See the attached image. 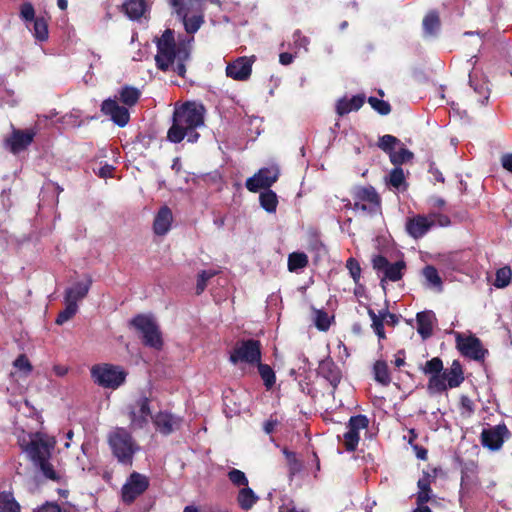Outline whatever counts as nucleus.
I'll list each match as a JSON object with an SVG mask.
<instances>
[{
	"instance_id": "obj_1",
	"label": "nucleus",
	"mask_w": 512,
	"mask_h": 512,
	"mask_svg": "<svg viewBox=\"0 0 512 512\" xmlns=\"http://www.w3.org/2000/svg\"><path fill=\"white\" fill-rule=\"evenodd\" d=\"M193 40V36H179L176 40L174 30L166 29L160 37L155 39L156 67L162 72L171 71L184 78L186 64L191 59Z\"/></svg>"
},
{
	"instance_id": "obj_2",
	"label": "nucleus",
	"mask_w": 512,
	"mask_h": 512,
	"mask_svg": "<svg viewBox=\"0 0 512 512\" xmlns=\"http://www.w3.org/2000/svg\"><path fill=\"white\" fill-rule=\"evenodd\" d=\"M204 113V106L194 102H186L175 107L167 139L172 143H180L187 136L188 142L195 143L200 136L196 128L204 124Z\"/></svg>"
},
{
	"instance_id": "obj_3",
	"label": "nucleus",
	"mask_w": 512,
	"mask_h": 512,
	"mask_svg": "<svg viewBox=\"0 0 512 512\" xmlns=\"http://www.w3.org/2000/svg\"><path fill=\"white\" fill-rule=\"evenodd\" d=\"M107 444L118 463L132 466L134 456L140 446L130 431L124 427H115L107 434Z\"/></svg>"
},
{
	"instance_id": "obj_4",
	"label": "nucleus",
	"mask_w": 512,
	"mask_h": 512,
	"mask_svg": "<svg viewBox=\"0 0 512 512\" xmlns=\"http://www.w3.org/2000/svg\"><path fill=\"white\" fill-rule=\"evenodd\" d=\"M93 382L105 389L115 390L123 385L128 375L127 371L110 363L95 364L90 369Z\"/></svg>"
},
{
	"instance_id": "obj_5",
	"label": "nucleus",
	"mask_w": 512,
	"mask_h": 512,
	"mask_svg": "<svg viewBox=\"0 0 512 512\" xmlns=\"http://www.w3.org/2000/svg\"><path fill=\"white\" fill-rule=\"evenodd\" d=\"M351 195L353 203L348 200L345 208L361 210L369 215H374L381 210V197L373 186H356L352 189Z\"/></svg>"
},
{
	"instance_id": "obj_6",
	"label": "nucleus",
	"mask_w": 512,
	"mask_h": 512,
	"mask_svg": "<svg viewBox=\"0 0 512 512\" xmlns=\"http://www.w3.org/2000/svg\"><path fill=\"white\" fill-rule=\"evenodd\" d=\"M465 380L463 367L459 360H454L441 376L430 377L427 388L430 393H443L447 389L459 387Z\"/></svg>"
},
{
	"instance_id": "obj_7",
	"label": "nucleus",
	"mask_w": 512,
	"mask_h": 512,
	"mask_svg": "<svg viewBox=\"0 0 512 512\" xmlns=\"http://www.w3.org/2000/svg\"><path fill=\"white\" fill-rule=\"evenodd\" d=\"M131 325L142 334V342L145 346L161 350L163 339L156 322L147 315L138 314L131 320Z\"/></svg>"
},
{
	"instance_id": "obj_8",
	"label": "nucleus",
	"mask_w": 512,
	"mask_h": 512,
	"mask_svg": "<svg viewBox=\"0 0 512 512\" xmlns=\"http://www.w3.org/2000/svg\"><path fill=\"white\" fill-rule=\"evenodd\" d=\"M261 343L256 339H246L237 341L232 352L230 353L229 360L232 364L239 362L255 365L261 360Z\"/></svg>"
},
{
	"instance_id": "obj_9",
	"label": "nucleus",
	"mask_w": 512,
	"mask_h": 512,
	"mask_svg": "<svg viewBox=\"0 0 512 512\" xmlns=\"http://www.w3.org/2000/svg\"><path fill=\"white\" fill-rule=\"evenodd\" d=\"M512 437V433L505 423L484 428L480 434V442L484 448L490 451H499L503 443Z\"/></svg>"
},
{
	"instance_id": "obj_10",
	"label": "nucleus",
	"mask_w": 512,
	"mask_h": 512,
	"mask_svg": "<svg viewBox=\"0 0 512 512\" xmlns=\"http://www.w3.org/2000/svg\"><path fill=\"white\" fill-rule=\"evenodd\" d=\"M149 397L142 395L134 404L128 407L130 428L133 430L143 429L147 426L149 418H152Z\"/></svg>"
},
{
	"instance_id": "obj_11",
	"label": "nucleus",
	"mask_w": 512,
	"mask_h": 512,
	"mask_svg": "<svg viewBox=\"0 0 512 512\" xmlns=\"http://www.w3.org/2000/svg\"><path fill=\"white\" fill-rule=\"evenodd\" d=\"M149 488V479L147 476L132 472L126 483L122 486L121 497L125 504H132L140 495Z\"/></svg>"
},
{
	"instance_id": "obj_12",
	"label": "nucleus",
	"mask_w": 512,
	"mask_h": 512,
	"mask_svg": "<svg viewBox=\"0 0 512 512\" xmlns=\"http://www.w3.org/2000/svg\"><path fill=\"white\" fill-rule=\"evenodd\" d=\"M369 426V419L366 415L358 414L351 416L347 423V432L343 435V445L348 452H354L359 444L360 430L367 429Z\"/></svg>"
},
{
	"instance_id": "obj_13",
	"label": "nucleus",
	"mask_w": 512,
	"mask_h": 512,
	"mask_svg": "<svg viewBox=\"0 0 512 512\" xmlns=\"http://www.w3.org/2000/svg\"><path fill=\"white\" fill-rule=\"evenodd\" d=\"M456 348L461 355L476 361L484 360L488 353L487 349L483 348L481 340L475 335L464 336L457 333Z\"/></svg>"
},
{
	"instance_id": "obj_14",
	"label": "nucleus",
	"mask_w": 512,
	"mask_h": 512,
	"mask_svg": "<svg viewBox=\"0 0 512 512\" xmlns=\"http://www.w3.org/2000/svg\"><path fill=\"white\" fill-rule=\"evenodd\" d=\"M280 170L277 166L264 167L258 170L252 177L246 180L245 186L250 192H258L260 189H270L278 180Z\"/></svg>"
},
{
	"instance_id": "obj_15",
	"label": "nucleus",
	"mask_w": 512,
	"mask_h": 512,
	"mask_svg": "<svg viewBox=\"0 0 512 512\" xmlns=\"http://www.w3.org/2000/svg\"><path fill=\"white\" fill-rule=\"evenodd\" d=\"M373 268L384 273V278L397 282L403 277V270L406 268L404 261L400 260L390 263L385 256L377 255L372 260Z\"/></svg>"
},
{
	"instance_id": "obj_16",
	"label": "nucleus",
	"mask_w": 512,
	"mask_h": 512,
	"mask_svg": "<svg viewBox=\"0 0 512 512\" xmlns=\"http://www.w3.org/2000/svg\"><path fill=\"white\" fill-rule=\"evenodd\" d=\"M54 442H50L43 438L32 439L26 444L24 451L29 456L34 465L51 458L54 449Z\"/></svg>"
},
{
	"instance_id": "obj_17",
	"label": "nucleus",
	"mask_w": 512,
	"mask_h": 512,
	"mask_svg": "<svg viewBox=\"0 0 512 512\" xmlns=\"http://www.w3.org/2000/svg\"><path fill=\"white\" fill-rule=\"evenodd\" d=\"M253 62L254 56L238 57L236 60L227 65L226 75L233 80L246 81L251 76Z\"/></svg>"
},
{
	"instance_id": "obj_18",
	"label": "nucleus",
	"mask_w": 512,
	"mask_h": 512,
	"mask_svg": "<svg viewBox=\"0 0 512 512\" xmlns=\"http://www.w3.org/2000/svg\"><path fill=\"white\" fill-rule=\"evenodd\" d=\"M36 131L33 129H14L11 136L5 139V145L16 154L25 150L34 140Z\"/></svg>"
},
{
	"instance_id": "obj_19",
	"label": "nucleus",
	"mask_w": 512,
	"mask_h": 512,
	"mask_svg": "<svg viewBox=\"0 0 512 512\" xmlns=\"http://www.w3.org/2000/svg\"><path fill=\"white\" fill-rule=\"evenodd\" d=\"M101 112L110 116L111 120L119 127H124L130 120V114L126 107L120 106L114 99H106L101 104Z\"/></svg>"
},
{
	"instance_id": "obj_20",
	"label": "nucleus",
	"mask_w": 512,
	"mask_h": 512,
	"mask_svg": "<svg viewBox=\"0 0 512 512\" xmlns=\"http://www.w3.org/2000/svg\"><path fill=\"white\" fill-rule=\"evenodd\" d=\"M317 372L330 383L333 391L337 389L342 379V372L330 356L319 362Z\"/></svg>"
},
{
	"instance_id": "obj_21",
	"label": "nucleus",
	"mask_w": 512,
	"mask_h": 512,
	"mask_svg": "<svg viewBox=\"0 0 512 512\" xmlns=\"http://www.w3.org/2000/svg\"><path fill=\"white\" fill-rule=\"evenodd\" d=\"M434 220H429L425 215H416L406 221V231L414 239L422 238L433 226Z\"/></svg>"
},
{
	"instance_id": "obj_22",
	"label": "nucleus",
	"mask_w": 512,
	"mask_h": 512,
	"mask_svg": "<svg viewBox=\"0 0 512 512\" xmlns=\"http://www.w3.org/2000/svg\"><path fill=\"white\" fill-rule=\"evenodd\" d=\"M436 322L435 313L431 310L421 311L416 314L417 332L423 340L433 335Z\"/></svg>"
},
{
	"instance_id": "obj_23",
	"label": "nucleus",
	"mask_w": 512,
	"mask_h": 512,
	"mask_svg": "<svg viewBox=\"0 0 512 512\" xmlns=\"http://www.w3.org/2000/svg\"><path fill=\"white\" fill-rule=\"evenodd\" d=\"M173 222V215L171 209L164 205L156 213L153 221V231L158 236H163L168 233Z\"/></svg>"
},
{
	"instance_id": "obj_24",
	"label": "nucleus",
	"mask_w": 512,
	"mask_h": 512,
	"mask_svg": "<svg viewBox=\"0 0 512 512\" xmlns=\"http://www.w3.org/2000/svg\"><path fill=\"white\" fill-rule=\"evenodd\" d=\"M91 285L92 279L90 276L87 277L86 281L76 282L72 287H69L65 290L64 300H68L77 304L78 301L84 299L87 296Z\"/></svg>"
},
{
	"instance_id": "obj_25",
	"label": "nucleus",
	"mask_w": 512,
	"mask_h": 512,
	"mask_svg": "<svg viewBox=\"0 0 512 512\" xmlns=\"http://www.w3.org/2000/svg\"><path fill=\"white\" fill-rule=\"evenodd\" d=\"M365 95L358 94L351 99L346 97L340 98L336 103V113L339 116H344L351 111H358L365 103Z\"/></svg>"
},
{
	"instance_id": "obj_26",
	"label": "nucleus",
	"mask_w": 512,
	"mask_h": 512,
	"mask_svg": "<svg viewBox=\"0 0 512 512\" xmlns=\"http://www.w3.org/2000/svg\"><path fill=\"white\" fill-rule=\"evenodd\" d=\"M156 429L163 435H169L174 431L177 419L168 412H159L153 418Z\"/></svg>"
},
{
	"instance_id": "obj_27",
	"label": "nucleus",
	"mask_w": 512,
	"mask_h": 512,
	"mask_svg": "<svg viewBox=\"0 0 512 512\" xmlns=\"http://www.w3.org/2000/svg\"><path fill=\"white\" fill-rule=\"evenodd\" d=\"M123 12L131 20H138L148 10V5L145 0H126L122 5Z\"/></svg>"
},
{
	"instance_id": "obj_28",
	"label": "nucleus",
	"mask_w": 512,
	"mask_h": 512,
	"mask_svg": "<svg viewBox=\"0 0 512 512\" xmlns=\"http://www.w3.org/2000/svg\"><path fill=\"white\" fill-rule=\"evenodd\" d=\"M422 26L425 37H435L441 27L439 13L436 10L429 11L423 18Z\"/></svg>"
},
{
	"instance_id": "obj_29",
	"label": "nucleus",
	"mask_w": 512,
	"mask_h": 512,
	"mask_svg": "<svg viewBox=\"0 0 512 512\" xmlns=\"http://www.w3.org/2000/svg\"><path fill=\"white\" fill-rule=\"evenodd\" d=\"M417 487L419 491L416 495V504L426 505V503L430 501L432 497L431 476L429 473H424L423 477L418 480Z\"/></svg>"
},
{
	"instance_id": "obj_30",
	"label": "nucleus",
	"mask_w": 512,
	"mask_h": 512,
	"mask_svg": "<svg viewBox=\"0 0 512 512\" xmlns=\"http://www.w3.org/2000/svg\"><path fill=\"white\" fill-rule=\"evenodd\" d=\"M259 500V497L248 486L241 488L237 495L239 507L245 511L250 510Z\"/></svg>"
},
{
	"instance_id": "obj_31",
	"label": "nucleus",
	"mask_w": 512,
	"mask_h": 512,
	"mask_svg": "<svg viewBox=\"0 0 512 512\" xmlns=\"http://www.w3.org/2000/svg\"><path fill=\"white\" fill-rule=\"evenodd\" d=\"M26 26L32 31L37 40L45 41L48 39V23L44 17H37Z\"/></svg>"
},
{
	"instance_id": "obj_32",
	"label": "nucleus",
	"mask_w": 512,
	"mask_h": 512,
	"mask_svg": "<svg viewBox=\"0 0 512 512\" xmlns=\"http://www.w3.org/2000/svg\"><path fill=\"white\" fill-rule=\"evenodd\" d=\"M374 379L383 386H388L391 382L388 365L383 360H377L373 365Z\"/></svg>"
},
{
	"instance_id": "obj_33",
	"label": "nucleus",
	"mask_w": 512,
	"mask_h": 512,
	"mask_svg": "<svg viewBox=\"0 0 512 512\" xmlns=\"http://www.w3.org/2000/svg\"><path fill=\"white\" fill-rule=\"evenodd\" d=\"M387 183L391 187L401 191H405L408 187V184L405 180L404 171L401 167H394L389 172V175L387 177Z\"/></svg>"
},
{
	"instance_id": "obj_34",
	"label": "nucleus",
	"mask_w": 512,
	"mask_h": 512,
	"mask_svg": "<svg viewBox=\"0 0 512 512\" xmlns=\"http://www.w3.org/2000/svg\"><path fill=\"white\" fill-rule=\"evenodd\" d=\"M259 201L261 207L268 213H274L278 205V197L271 189H265L260 193Z\"/></svg>"
},
{
	"instance_id": "obj_35",
	"label": "nucleus",
	"mask_w": 512,
	"mask_h": 512,
	"mask_svg": "<svg viewBox=\"0 0 512 512\" xmlns=\"http://www.w3.org/2000/svg\"><path fill=\"white\" fill-rule=\"evenodd\" d=\"M308 256L304 252H292L288 256V270L290 272H297L308 266Z\"/></svg>"
},
{
	"instance_id": "obj_36",
	"label": "nucleus",
	"mask_w": 512,
	"mask_h": 512,
	"mask_svg": "<svg viewBox=\"0 0 512 512\" xmlns=\"http://www.w3.org/2000/svg\"><path fill=\"white\" fill-rule=\"evenodd\" d=\"M367 313L372 321L371 328L373 329L374 333L378 336L379 340L386 339V333L384 330L385 323L381 315V312L379 311V313L377 314L372 308L368 307Z\"/></svg>"
},
{
	"instance_id": "obj_37",
	"label": "nucleus",
	"mask_w": 512,
	"mask_h": 512,
	"mask_svg": "<svg viewBox=\"0 0 512 512\" xmlns=\"http://www.w3.org/2000/svg\"><path fill=\"white\" fill-rule=\"evenodd\" d=\"M0 512H20V505L12 492H0Z\"/></svg>"
},
{
	"instance_id": "obj_38",
	"label": "nucleus",
	"mask_w": 512,
	"mask_h": 512,
	"mask_svg": "<svg viewBox=\"0 0 512 512\" xmlns=\"http://www.w3.org/2000/svg\"><path fill=\"white\" fill-rule=\"evenodd\" d=\"M255 365H257L259 375L262 378L266 389H271L276 382L274 370L270 365L262 363L261 360Z\"/></svg>"
},
{
	"instance_id": "obj_39",
	"label": "nucleus",
	"mask_w": 512,
	"mask_h": 512,
	"mask_svg": "<svg viewBox=\"0 0 512 512\" xmlns=\"http://www.w3.org/2000/svg\"><path fill=\"white\" fill-rule=\"evenodd\" d=\"M414 158L413 152L405 147H401L398 151H393L389 155L390 162L395 167H400L402 164L412 161Z\"/></svg>"
},
{
	"instance_id": "obj_40",
	"label": "nucleus",
	"mask_w": 512,
	"mask_h": 512,
	"mask_svg": "<svg viewBox=\"0 0 512 512\" xmlns=\"http://www.w3.org/2000/svg\"><path fill=\"white\" fill-rule=\"evenodd\" d=\"M64 302L65 309L59 312L55 320V323L57 325H63L64 323L72 319L78 311V304H75L74 302H70L68 300H64Z\"/></svg>"
},
{
	"instance_id": "obj_41",
	"label": "nucleus",
	"mask_w": 512,
	"mask_h": 512,
	"mask_svg": "<svg viewBox=\"0 0 512 512\" xmlns=\"http://www.w3.org/2000/svg\"><path fill=\"white\" fill-rule=\"evenodd\" d=\"M119 94L120 100L127 106H134L140 98V91L132 86L123 87Z\"/></svg>"
},
{
	"instance_id": "obj_42",
	"label": "nucleus",
	"mask_w": 512,
	"mask_h": 512,
	"mask_svg": "<svg viewBox=\"0 0 512 512\" xmlns=\"http://www.w3.org/2000/svg\"><path fill=\"white\" fill-rule=\"evenodd\" d=\"M443 370V361L439 357H434L428 360L422 368L423 373L426 375H431L430 377L441 376Z\"/></svg>"
},
{
	"instance_id": "obj_43",
	"label": "nucleus",
	"mask_w": 512,
	"mask_h": 512,
	"mask_svg": "<svg viewBox=\"0 0 512 512\" xmlns=\"http://www.w3.org/2000/svg\"><path fill=\"white\" fill-rule=\"evenodd\" d=\"M512 270L510 267L505 266L496 271L494 286L497 288H505L511 283Z\"/></svg>"
},
{
	"instance_id": "obj_44",
	"label": "nucleus",
	"mask_w": 512,
	"mask_h": 512,
	"mask_svg": "<svg viewBox=\"0 0 512 512\" xmlns=\"http://www.w3.org/2000/svg\"><path fill=\"white\" fill-rule=\"evenodd\" d=\"M423 276L426 281L433 287L442 288V279L439 276L437 269L432 265H427L423 269Z\"/></svg>"
},
{
	"instance_id": "obj_45",
	"label": "nucleus",
	"mask_w": 512,
	"mask_h": 512,
	"mask_svg": "<svg viewBox=\"0 0 512 512\" xmlns=\"http://www.w3.org/2000/svg\"><path fill=\"white\" fill-rule=\"evenodd\" d=\"M398 143H400V140L397 137L386 134L379 138L377 145L382 151L390 155Z\"/></svg>"
},
{
	"instance_id": "obj_46",
	"label": "nucleus",
	"mask_w": 512,
	"mask_h": 512,
	"mask_svg": "<svg viewBox=\"0 0 512 512\" xmlns=\"http://www.w3.org/2000/svg\"><path fill=\"white\" fill-rule=\"evenodd\" d=\"M216 274V271L213 270H202L199 272L196 283L197 295H201L205 291L208 281L211 278H213Z\"/></svg>"
},
{
	"instance_id": "obj_47",
	"label": "nucleus",
	"mask_w": 512,
	"mask_h": 512,
	"mask_svg": "<svg viewBox=\"0 0 512 512\" xmlns=\"http://www.w3.org/2000/svg\"><path fill=\"white\" fill-rule=\"evenodd\" d=\"M50 459H47V460H43L39 463H37L35 466L38 467L40 469V471L42 472V474L49 480H52V481H59L60 480V476L58 475V473L55 471L53 465L50 463L49 461Z\"/></svg>"
},
{
	"instance_id": "obj_48",
	"label": "nucleus",
	"mask_w": 512,
	"mask_h": 512,
	"mask_svg": "<svg viewBox=\"0 0 512 512\" xmlns=\"http://www.w3.org/2000/svg\"><path fill=\"white\" fill-rule=\"evenodd\" d=\"M368 103L380 115H388L391 112V105L385 100L371 96L368 98Z\"/></svg>"
},
{
	"instance_id": "obj_49",
	"label": "nucleus",
	"mask_w": 512,
	"mask_h": 512,
	"mask_svg": "<svg viewBox=\"0 0 512 512\" xmlns=\"http://www.w3.org/2000/svg\"><path fill=\"white\" fill-rule=\"evenodd\" d=\"M13 366L22 372L25 376L29 375L33 366L25 354H20L13 362Z\"/></svg>"
},
{
	"instance_id": "obj_50",
	"label": "nucleus",
	"mask_w": 512,
	"mask_h": 512,
	"mask_svg": "<svg viewBox=\"0 0 512 512\" xmlns=\"http://www.w3.org/2000/svg\"><path fill=\"white\" fill-rule=\"evenodd\" d=\"M228 479L231 481V483L235 486H248V478L246 477L245 473L239 469H231L228 472Z\"/></svg>"
},
{
	"instance_id": "obj_51",
	"label": "nucleus",
	"mask_w": 512,
	"mask_h": 512,
	"mask_svg": "<svg viewBox=\"0 0 512 512\" xmlns=\"http://www.w3.org/2000/svg\"><path fill=\"white\" fill-rule=\"evenodd\" d=\"M331 322L329 315L324 310L316 311L315 326L320 331H327L330 328Z\"/></svg>"
},
{
	"instance_id": "obj_52",
	"label": "nucleus",
	"mask_w": 512,
	"mask_h": 512,
	"mask_svg": "<svg viewBox=\"0 0 512 512\" xmlns=\"http://www.w3.org/2000/svg\"><path fill=\"white\" fill-rule=\"evenodd\" d=\"M283 453L288 461L290 474L294 475L295 473L299 472L302 468V464L297 459L295 452L284 449Z\"/></svg>"
},
{
	"instance_id": "obj_53",
	"label": "nucleus",
	"mask_w": 512,
	"mask_h": 512,
	"mask_svg": "<svg viewBox=\"0 0 512 512\" xmlns=\"http://www.w3.org/2000/svg\"><path fill=\"white\" fill-rule=\"evenodd\" d=\"M346 267L349 270L353 281L357 284L361 277V267L359 262L355 258L350 257L346 261Z\"/></svg>"
},
{
	"instance_id": "obj_54",
	"label": "nucleus",
	"mask_w": 512,
	"mask_h": 512,
	"mask_svg": "<svg viewBox=\"0 0 512 512\" xmlns=\"http://www.w3.org/2000/svg\"><path fill=\"white\" fill-rule=\"evenodd\" d=\"M20 17L26 22V25L35 20V10L31 3L25 2L20 7Z\"/></svg>"
},
{
	"instance_id": "obj_55",
	"label": "nucleus",
	"mask_w": 512,
	"mask_h": 512,
	"mask_svg": "<svg viewBox=\"0 0 512 512\" xmlns=\"http://www.w3.org/2000/svg\"><path fill=\"white\" fill-rule=\"evenodd\" d=\"M293 42L296 47L304 48L305 50L308 49V45L310 44L309 38L303 35L299 29L293 33Z\"/></svg>"
},
{
	"instance_id": "obj_56",
	"label": "nucleus",
	"mask_w": 512,
	"mask_h": 512,
	"mask_svg": "<svg viewBox=\"0 0 512 512\" xmlns=\"http://www.w3.org/2000/svg\"><path fill=\"white\" fill-rule=\"evenodd\" d=\"M460 409L462 410V413L465 412L468 415L474 413L475 405L473 400L467 395H462L460 397Z\"/></svg>"
},
{
	"instance_id": "obj_57",
	"label": "nucleus",
	"mask_w": 512,
	"mask_h": 512,
	"mask_svg": "<svg viewBox=\"0 0 512 512\" xmlns=\"http://www.w3.org/2000/svg\"><path fill=\"white\" fill-rule=\"evenodd\" d=\"M384 323L388 326L395 327L399 323V317L388 311V309L381 310Z\"/></svg>"
},
{
	"instance_id": "obj_58",
	"label": "nucleus",
	"mask_w": 512,
	"mask_h": 512,
	"mask_svg": "<svg viewBox=\"0 0 512 512\" xmlns=\"http://www.w3.org/2000/svg\"><path fill=\"white\" fill-rule=\"evenodd\" d=\"M34 512H62V510L57 503L47 502L38 509L34 510Z\"/></svg>"
},
{
	"instance_id": "obj_59",
	"label": "nucleus",
	"mask_w": 512,
	"mask_h": 512,
	"mask_svg": "<svg viewBox=\"0 0 512 512\" xmlns=\"http://www.w3.org/2000/svg\"><path fill=\"white\" fill-rule=\"evenodd\" d=\"M429 173L433 176L436 182L444 183L445 178L442 172L435 166L434 163H431L429 166Z\"/></svg>"
},
{
	"instance_id": "obj_60",
	"label": "nucleus",
	"mask_w": 512,
	"mask_h": 512,
	"mask_svg": "<svg viewBox=\"0 0 512 512\" xmlns=\"http://www.w3.org/2000/svg\"><path fill=\"white\" fill-rule=\"evenodd\" d=\"M277 425H278V420L276 418H273V416H271L268 420H266L264 422L263 429H264L265 433L271 434L272 432H274L275 427Z\"/></svg>"
},
{
	"instance_id": "obj_61",
	"label": "nucleus",
	"mask_w": 512,
	"mask_h": 512,
	"mask_svg": "<svg viewBox=\"0 0 512 512\" xmlns=\"http://www.w3.org/2000/svg\"><path fill=\"white\" fill-rule=\"evenodd\" d=\"M501 165L505 170L512 173V153H506L502 155Z\"/></svg>"
},
{
	"instance_id": "obj_62",
	"label": "nucleus",
	"mask_w": 512,
	"mask_h": 512,
	"mask_svg": "<svg viewBox=\"0 0 512 512\" xmlns=\"http://www.w3.org/2000/svg\"><path fill=\"white\" fill-rule=\"evenodd\" d=\"M430 206L432 208H436V209H442L444 208L446 202L443 198H440V197H437V196H432L429 198L428 200Z\"/></svg>"
},
{
	"instance_id": "obj_63",
	"label": "nucleus",
	"mask_w": 512,
	"mask_h": 512,
	"mask_svg": "<svg viewBox=\"0 0 512 512\" xmlns=\"http://www.w3.org/2000/svg\"><path fill=\"white\" fill-rule=\"evenodd\" d=\"M413 449L415 451V454H416V457L420 460H427L428 458V451L426 448H424L423 446H420V445H413Z\"/></svg>"
},
{
	"instance_id": "obj_64",
	"label": "nucleus",
	"mask_w": 512,
	"mask_h": 512,
	"mask_svg": "<svg viewBox=\"0 0 512 512\" xmlns=\"http://www.w3.org/2000/svg\"><path fill=\"white\" fill-rule=\"evenodd\" d=\"M114 169H115V168H114L112 165L105 164L104 166H102V167L99 169V173H98V175H99L101 178H108V177H112V174H113Z\"/></svg>"
}]
</instances>
